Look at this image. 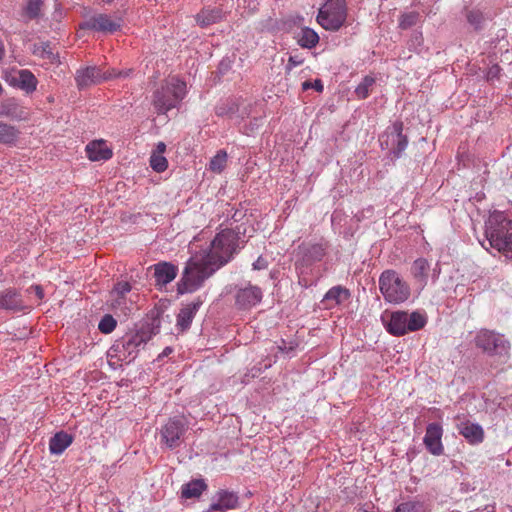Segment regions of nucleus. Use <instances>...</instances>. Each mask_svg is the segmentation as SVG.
Here are the masks:
<instances>
[{
    "label": "nucleus",
    "mask_w": 512,
    "mask_h": 512,
    "mask_svg": "<svg viewBox=\"0 0 512 512\" xmlns=\"http://www.w3.org/2000/svg\"><path fill=\"white\" fill-rule=\"evenodd\" d=\"M242 248L239 233L224 229L216 234L210 245L196 251L186 262L181 278L177 282V293H193L217 270L229 263Z\"/></svg>",
    "instance_id": "f257e3e1"
},
{
    "label": "nucleus",
    "mask_w": 512,
    "mask_h": 512,
    "mask_svg": "<svg viewBox=\"0 0 512 512\" xmlns=\"http://www.w3.org/2000/svg\"><path fill=\"white\" fill-rule=\"evenodd\" d=\"M485 237L481 245L488 249L486 243L512 259V220L503 212L495 211L485 223Z\"/></svg>",
    "instance_id": "f03ea898"
},
{
    "label": "nucleus",
    "mask_w": 512,
    "mask_h": 512,
    "mask_svg": "<svg viewBox=\"0 0 512 512\" xmlns=\"http://www.w3.org/2000/svg\"><path fill=\"white\" fill-rule=\"evenodd\" d=\"M186 92L187 86L184 81L176 76H169L153 92L152 104L154 109L158 114H165L171 109L177 108L184 99Z\"/></svg>",
    "instance_id": "7ed1b4c3"
},
{
    "label": "nucleus",
    "mask_w": 512,
    "mask_h": 512,
    "mask_svg": "<svg viewBox=\"0 0 512 512\" xmlns=\"http://www.w3.org/2000/svg\"><path fill=\"white\" fill-rule=\"evenodd\" d=\"M379 289L385 301L400 304L407 301L411 295L409 284L392 269L385 270L379 277Z\"/></svg>",
    "instance_id": "20e7f679"
},
{
    "label": "nucleus",
    "mask_w": 512,
    "mask_h": 512,
    "mask_svg": "<svg viewBox=\"0 0 512 512\" xmlns=\"http://www.w3.org/2000/svg\"><path fill=\"white\" fill-rule=\"evenodd\" d=\"M386 330L394 336H403L408 332L422 329L426 324V318L420 312L408 313L395 311L383 317Z\"/></svg>",
    "instance_id": "39448f33"
},
{
    "label": "nucleus",
    "mask_w": 512,
    "mask_h": 512,
    "mask_svg": "<svg viewBox=\"0 0 512 512\" xmlns=\"http://www.w3.org/2000/svg\"><path fill=\"white\" fill-rule=\"evenodd\" d=\"M347 18L346 0H327L317 15V22L329 31H338Z\"/></svg>",
    "instance_id": "423d86ee"
},
{
    "label": "nucleus",
    "mask_w": 512,
    "mask_h": 512,
    "mask_svg": "<svg viewBox=\"0 0 512 512\" xmlns=\"http://www.w3.org/2000/svg\"><path fill=\"white\" fill-rule=\"evenodd\" d=\"M475 345L489 356L507 358L510 350V343L504 335L487 329L477 333Z\"/></svg>",
    "instance_id": "0eeeda50"
},
{
    "label": "nucleus",
    "mask_w": 512,
    "mask_h": 512,
    "mask_svg": "<svg viewBox=\"0 0 512 512\" xmlns=\"http://www.w3.org/2000/svg\"><path fill=\"white\" fill-rule=\"evenodd\" d=\"M131 70L116 71L115 69L102 71L97 66H88L78 69L75 75V81L79 89H84L91 85L98 84L104 80H109L117 77H127Z\"/></svg>",
    "instance_id": "6e6552de"
},
{
    "label": "nucleus",
    "mask_w": 512,
    "mask_h": 512,
    "mask_svg": "<svg viewBox=\"0 0 512 512\" xmlns=\"http://www.w3.org/2000/svg\"><path fill=\"white\" fill-rule=\"evenodd\" d=\"M328 243H302L298 247V259L295 262L296 269L308 268L321 261L327 252Z\"/></svg>",
    "instance_id": "1a4fd4ad"
},
{
    "label": "nucleus",
    "mask_w": 512,
    "mask_h": 512,
    "mask_svg": "<svg viewBox=\"0 0 512 512\" xmlns=\"http://www.w3.org/2000/svg\"><path fill=\"white\" fill-rule=\"evenodd\" d=\"M379 141L383 149H389L394 156L399 157L408 145L407 136L403 134V123H393Z\"/></svg>",
    "instance_id": "9d476101"
},
{
    "label": "nucleus",
    "mask_w": 512,
    "mask_h": 512,
    "mask_svg": "<svg viewBox=\"0 0 512 512\" xmlns=\"http://www.w3.org/2000/svg\"><path fill=\"white\" fill-rule=\"evenodd\" d=\"M185 431L186 426L182 420L177 418L169 419L161 429V442L168 448L174 449L180 446Z\"/></svg>",
    "instance_id": "9b49d317"
},
{
    "label": "nucleus",
    "mask_w": 512,
    "mask_h": 512,
    "mask_svg": "<svg viewBox=\"0 0 512 512\" xmlns=\"http://www.w3.org/2000/svg\"><path fill=\"white\" fill-rule=\"evenodd\" d=\"M0 309L14 314L27 313L32 306L26 303L17 290L8 288L0 292Z\"/></svg>",
    "instance_id": "f8f14e48"
},
{
    "label": "nucleus",
    "mask_w": 512,
    "mask_h": 512,
    "mask_svg": "<svg viewBox=\"0 0 512 512\" xmlns=\"http://www.w3.org/2000/svg\"><path fill=\"white\" fill-rule=\"evenodd\" d=\"M120 27V21L114 20L107 14L94 15L80 25L81 29H90L103 33H113Z\"/></svg>",
    "instance_id": "ddd939ff"
},
{
    "label": "nucleus",
    "mask_w": 512,
    "mask_h": 512,
    "mask_svg": "<svg viewBox=\"0 0 512 512\" xmlns=\"http://www.w3.org/2000/svg\"><path fill=\"white\" fill-rule=\"evenodd\" d=\"M443 428L439 423H430L426 427V433L423 443L434 456H440L444 453V446L442 444Z\"/></svg>",
    "instance_id": "4468645a"
},
{
    "label": "nucleus",
    "mask_w": 512,
    "mask_h": 512,
    "mask_svg": "<svg viewBox=\"0 0 512 512\" xmlns=\"http://www.w3.org/2000/svg\"><path fill=\"white\" fill-rule=\"evenodd\" d=\"M262 300V290L253 285L239 288L235 294V303L239 309H249Z\"/></svg>",
    "instance_id": "2eb2a0df"
},
{
    "label": "nucleus",
    "mask_w": 512,
    "mask_h": 512,
    "mask_svg": "<svg viewBox=\"0 0 512 512\" xmlns=\"http://www.w3.org/2000/svg\"><path fill=\"white\" fill-rule=\"evenodd\" d=\"M459 433L472 445L480 444L484 440V430L481 425L470 420H463L458 424Z\"/></svg>",
    "instance_id": "dca6fc26"
},
{
    "label": "nucleus",
    "mask_w": 512,
    "mask_h": 512,
    "mask_svg": "<svg viewBox=\"0 0 512 512\" xmlns=\"http://www.w3.org/2000/svg\"><path fill=\"white\" fill-rule=\"evenodd\" d=\"M350 298V292L347 288L342 287L340 285L334 286L330 288L323 300L322 303L326 309H333L338 305H342L347 302Z\"/></svg>",
    "instance_id": "f3484780"
},
{
    "label": "nucleus",
    "mask_w": 512,
    "mask_h": 512,
    "mask_svg": "<svg viewBox=\"0 0 512 512\" xmlns=\"http://www.w3.org/2000/svg\"><path fill=\"white\" fill-rule=\"evenodd\" d=\"M11 83L25 90L27 93H31L36 90L38 80L30 70L22 69L15 71L11 76Z\"/></svg>",
    "instance_id": "a211bd4d"
},
{
    "label": "nucleus",
    "mask_w": 512,
    "mask_h": 512,
    "mask_svg": "<svg viewBox=\"0 0 512 512\" xmlns=\"http://www.w3.org/2000/svg\"><path fill=\"white\" fill-rule=\"evenodd\" d=\"M178 273V267L169 262H160L154 265V277L157 285H166L172 282Z\"/></svg>",
    "instance_id": "6ab92c4d"
},
{
    "label": "nucleus",
    "mask_w": 512,
    "mask_h": 512,
    "mask_svg": "<svg viewBox=\"0 0 512 512\" xmlns=\"http://www.w3.org/2000/svg\"><path fill=\"white\" fill-rule=\"evenodd\" d=\"M224 12L219 7L203 8L195 16L196 23L201 28H206L210 25L216 24L224 19Z\"/></svg>",
    "instance_id": "aec40b11"
},
{
    "label": "nucleus",
    "mask_w": 512,
    "mask_h": 512,
    "mask_svg": "<svg viewBox=\"0 0 512 512\" xmlns=\"http://www.w3.org/2000/svg\"><path fill=\"white\" fill-rule=\"evenodd\" d=\"M86 153L91 161L109 160L113 153L104 140H95L86 146Z\"/></svg>",
    "instance_id": "412c9836"
},
{
    "label": "nucleus",
    "mask_w": 512,
    "mask_h": 512,
    "mask_svg": "<svg viewBox=\"0 0 512 512\" xmlns=\"http://www.w3.org/2000/svg\"><path fill=\"white\" fill-rule=\"evenodd\" d=\"M202 304L203 301L200 298H197L195 301L183 307L177 315V326H179L182 330L188 329L196 312Z\"/></svg>",
    "instance_id": "4be33fe9"
},
{
    "label": "nucleus",
    "mask_w": 512,
    "mask_h": 512,
    "mask_svg": "<svg viewBox=\"0 0 512 512\" xmlns=\"http://www.w3.org/2000/svg\"><path fill=\"white\" fill-rule=\"evenodd\" d=\"M429 271L430 263L425 258H418L412 263L411 274L421 288L427 285Z\"/></svg>",
    "instance_id": "5701e85b"
},
{
    "label": "nucleus",
    "mask_w": 512,
    "mask_h": 512,
    "mask_svg": "<svg viewBox=\"0 0 512 512\" xmlns=\"http://www.w3.org/2000/svg\"><path fill=\"white\" fill-rule=\"evenodd\" d=\"M393 512H432V504L429 501L415 497L400 503Z\"/></svg>",
    "instance_id": "b1692460"
},
{
    "label": "nucleus",
    "mask_w": 512,
    "mask_h": 512,
    "mask_svg": "<svg viewBox=\"0 0 512 512\" xmlns=\"http://www.w3.org/2000/svg\"><path fill=\"white\" fill-rule=\"evenodd\" d=\"M73 442V437L64 432H57L49 441V450L52 454H62Z\"/></svg>",
    "instance_id": "393cba45"
},
{
    "label": "nucleus",
    "mask_w": 512,
    "mask_h": 512,
    "mask_svg": "<svg viewBox=\"0 0 512 512\" xmlns=\"http://www.w3.org/2000/svg\"><path fill=\"white\" fill-rule=\"evenodd\" d=\"M298 44L303 48H314L319 42L318 34L311 28H301L296 36Z\"/></svg>",
    "instance_id": "a878e982"
},
{
    "label": "nucleus",
    "mask_w": 512,
    "mask_h": 512,
    "mask_svg": "<svg viewBox=\"0 0 512 512\" xmlns=\"http://www.w3.org/2000/svg\"><path fill=\"white\" fill-rule=\"evenodd\" d=\"M20 135V131L12 125L0 122V143L5 145H15Z\"/></svg>",
    "instance_id": "bb28decb"
},
{
    "label": "nucleus",
    "mask_w": 512,
    "mask_h": 512,
    "mask_svg": "<svg viewBox=\"0 0 512 512\" xmlns=\"http://www.w3.org/2000/svg\"><path fill=\"white\" fill-rule=\"evenodd\" d=\"M206 488L203 480H193L182 486L181 495L185 499L197 498Z\"/></svg>",
    "instance_id": "cd10ccee"
},
{
    "label": "nucleus",
    "mask_w": 512,
    "mask_h": 512,
    "mask_svg": "<svg viewBox=\"0 0 512 512\" xmlns=\"http://www.w3.org/2000/svg\"><path fill=\"white\" fill-rule=\"evenodd\" d=\"M143 343L142 336L138 334L131 335L127 339H124L121 343L116 344L115 350L121 352L120 345L122 347V350L124 352V355L126 356V353L128 355H131L134 353L137 348Z\"/></svg>",
    "instance_id": "c85d7f7f"
},
{
    "label": "nucleus",
    "mask_w": 512,
    "mask_h": 512,
    "mask_svg": "<svg viewBox=\"0 0 512 512\" xmlns=\"http://www.w3.org/2000/svg\"><path fill=\"white\" fill-rule=\"evenodd\" d=\"M33 54L42 59H46L51 64L59 62V56L52 51L49 43L35 44Z\"/></svg>",
    "instance_id": "c756f323"
},
{
    "label": "nucleus",
    "mask_w": 512,
    "mask_h": 512,
    "mask_svg": "<svg viewBox=\"0 0 512 512\" xmlns=\"http://www.w3.org/2000/svg\"><path fill=\"white\" fill-rule=\"evenodd\" d=\"M238 111V104L234 99H226L221 102L215 110L219 117H231Z\"/></svg>",
    "instance_id": "7c9ffc66"
},
{
    "label": "nucleus",
    "mask_w": 512,
    "mask_h": 512,
    "mask_svg": "<svg viewBox=\"0 0 512 512\" xmlns=\"http://www.w3.org/2000/svg\"><path fill=\"white\" fill-rule=\"evenodd\" d=\"M375 84V78L365 76L361 83L356 87L355 94L359 99H365L369 96L372 87Z\"/></svg>",
    "instance_id": "2f4dec72"
},
{
    "label": "nucleus",
    "mask_w": 512,
    "mask_h": 512,
    "mask_svg": "<svg viewBox=\"0 0 512 512\" xmlns=\"http://www.w3.org/2000/svg\"><path fill=\"white\" fill-rule=\"evenodd\" d=\"M227 163V153L224 150H220L217 154L210 160L209 169L215 173H221L226 167Z\"/></svg>",
    "instance_id": "473e14b6"
},
{
    "label": "nucleus",
    "mask_w": 512,
    "mask_h": 512,
    "mask_svg": "<svg viewBox=\"0 0 512 512\" xmlns=\"http://www.w3.org/2000/svg\"><path fill=\"white\" fill-rule=\"evenodd\" d=\"M150 166L154 171L160 173L167 169L168 161L163 155L159 153H152L150 157Z\"/></svg>",
    "instance_id": "72a5a7b5"
},
{
    "label": "nucleus",
    "mask_w": 512,
    "mask_h": 512,
    "mask_svg": "<svg viewBox=\"0 0 512 512\" xmlns=\"http://www.w3.org/2000/svg\"><path fill=\"white\" fill-rule=\"evenodd\" d=\"M42 1L41 0H27L25 6V15L29 19H35L40 16Z\"/></svg>",
    "instance_id": "f704fd0d"
},
{
    "label": "nucleus",
    "mask_w": 512,
    "mask_h": 512,
    "mask_svg": "<svg viewBox=\"0 0 512 512\" xmlns=\"http://www.w3.org/2000/svg\"><path fill=\"white\" fill-rule=\"evenodd\" d=\"M130 291L131 285L128 282H118L112 291L113 294L117 295V298L115 299V305H121L122 299H124V296Z\"/></svg>",
    "instance_id": "c9c22d12"
},
{
    "label": "nucleus",
    "mask_w": 512,
    "mask_h": 512,
    "mask_svg": "<svg viewBox=\"0 0 512 512\" xmlns=\"http://www.w3.org/2000/svg\"><path fill=\"white\" fill-rule=\"evenodd\" d=\"M116 325L117 321L113 318V316L106 314L100 320L98 329L104 334H109L116 328Z\"/></svg>",
    "instance_id": "e433bc0d"
},
{
    "label": "nucleus",
    "mask_w": 512,
    "mask_h": 512,
    "mask_svg": "<svg viewBox=\"0 0 512 512\" xmlns=\"http://www.w3.org/2000/svg\"><path fill=\"white\" fill-rule=\"evenodd\" d=\"M417 20H418V13H416V12L406 13L401 16L399 25L402 29H407V28L414 26L416 24Z\"/></svg>",
    "instance_id": "4c0bfd02"
},
{
    "label": "nucleus",
    "mask_w": 512,
    "mask_h": 512,
    "mask_svg": "<svg viewBox=\"0 0 512 512\" xmlns=\"http://www.w3.org/2000/svg\"><path fill=\"white\" fill-rule=\"evenodd\" d=\"M467 20L470 24L478 27L483 20L482 13L479 10L468 11Z\"/></svg>",
    "instance_id": "58836bf2"
},
{
    "label": "nucleus",
    "mask_w": 512,
    "mask_h": 512,
    "mask_svg": "<svg viewBox=\"0 0 512 512\" xmlns=\"http://www.w3.org/2000/svg\"><path fill=\"white\" fill-rule=\"evenodd\" d=\"M304 62V58L301 55L295 54L290 55L288 59V63L286 65L287 70H292L293 68L302 65Z\"/></svg>",
    "instance_id": "ea45409f"
},
{
    "label": "nucleus",
    "mask_w": 512,
    "mask_h": 512,
    "mask_svg": "<svg viewBox=\"0 0 512 512\" xmlns=\"http://www.w3.org/2000/svg\"><path fill=\"white\" fill-rule=\"evenodd\" d=\"M500 71L501 68L498 65H493L490 67L486 75L487 80L493 81L494 79H497L499 77Z\"/></svg>",
    "instance_id": "a19ab883"
},
{
    "label": "nucleus",
    "mask_w": 512,
    "mask_h": 512,
    "mask_svg": "<svg viewBox=\"0 0 512 512\" xmlns=\"http://www.w3.org/2000/svg\"><path fill=\"white\" fill-rule=\"evenodd\" d=\"M28 291H33L39 300H42L44 297V291L40 285H33L28 289Z\"/></svg>",
    "instance_id": "79ce46f5"
},
{
    "label": "nucleus",
    "mask_w": 512,
    "mask_h": 512,
    "mask_svg": "<svg viewBox=\"0 0 512 512\" xmlns=\"http://www.w3.org/2000/svg\"><path fill=\"white\" fill-rule=\"evenodd\" d=\"M356 512H376L372 503H365L356 508Z\"/></svg>",
    "instance_id": "37998d69"
},
{
    "label": "nucleus",
    "mask_w": 512,
    "mask_h": 512,
    "mask_svg": "<svg viewBox=\"0 0 512 512\" xmlns=\"http://www.w3.org/2000/svg\"><path fill=\"white\" fill-rule=\"evenodd\" d=\"M165 150H166V145L163 142H159L157 144L156 150L153 153H159V154L163 155Z\"/></svg>",
    "instance_id": "c03bdc74"
},
{
    "label": "nucleus",
    "mask_w": 512,
    "mask_h": 512,
    "mask_svg": "<svg viewBox=\"0 0 512 512\" xmlns=\"http://www.w3.org/2000/svg\"><path fill=\"white\" fill-rule=\"evenodd\" d=\"M313 88L317 91H322L323 90V84L320 80H315V82L313 83Z\"/></svg>",
    "instance_id": "a18cd8bd"
},
{
    "label": "nucleus",
    "mask_w": 512,
    "mask_h": 512,
    "mask_svg": "<svg viewBox=\"0 0 512 512\" xmlns=\"http://www.w3.org/2000/svg\"><path fill=\"white\" fill-rule=\"evenodd\" d=\"M440 274V268L438 267V264L436 265V267L433 269V280L436 281L438 276Z\"/></svg>",
    "instance_id": "49530a36"
},
{
    "label": "nucleus",
    "mask_w": 512,
    "mask_h": 512,
    "mask_svg": "<svg viewBox=\"0 0 512 512\" xmlns=\"http://www.w3.org/2000/svg\"><path fill=\"white\" fill-rule=\"evenodd\" d=\"M173 349L170 348V347H166L163 352H162V355L163 356H168L170 353H172Z\"/></svg>",
    "instance_id": "de8ad7c7"
},
{
    "label": "nucleus",
    "mask_w": 512,
    "mask_h": 512,
    "mask_svg": "<svg viewBox=\"0 0 512 512\" xmlns=\"http://www.w3.org/2000/svg\"><path fill=\"white\" fill-rule=\"evenodd\" d=\"M311 86H312V84H311L310 82H308V81H306V82H304V83H303V89H304V90H307V89H308L309 87H311Z\"/></svg>",
    "instance_id": "09e8293b"
},
{
    "label": "nucleus",
    "mask_w": 512,
    "mask_h": 512,
    "mask_svg": "<svg viewBox=\"0 0 512 512\" xmlns=\"http://www.w3.org/2000/svg\"><path fill=\"white\" fill-rule=\"evenodd\" d=\"M254 269H260L259 260L253 264Z\"/></svg>",
    "instance_id": "8fccbe9b"
},
{
    "label": "nucleus",
    "mask_w": 512,
    "mask_h": 512,
    "mask_svg": "<svg viewBox=\"0 0 512 512\" xmlns=\"http://www.w3.org/2000/svg\"><path fill=\"white\" fill-rule=\"evenodd\" d=\"M3 55H4V49L2 46H0V60L2 59Z\"/></svg>",
    "instance_id": "3c124183"
},
{
    "label": "nucleus",
    "mask_w": 512,
    "mask_h": 512,
    "mask_svg": "<svg viewBox=\"0 0 512 512\" xmlns=\"http://www.w3.org/2000/svg\"><path fill=\"white\" fill-rule=\"evenodd\" d=\"M100 1H101V2H103V3H110V2H112L113 0H100Z\"/></svg>",
    "instance_id": "603ef678"
},
{
    "label": "nucleus",
    "mask_w": 512,
    "mask_h": 512,
    "mask_svg": "<svg viewBox=\"0 0 512 512\" xmlns=\"http://www.w3.org/2000/svg\"><path fill=\"white\" fill-rule=\"evenodd\" d=\"M279 349H280L281 351H283V352H284V351H285V352H287V350H286V348H285V347L279 346Z\"/></svg>",
    "instance_id": "864d4df0"
}]
</instances>
